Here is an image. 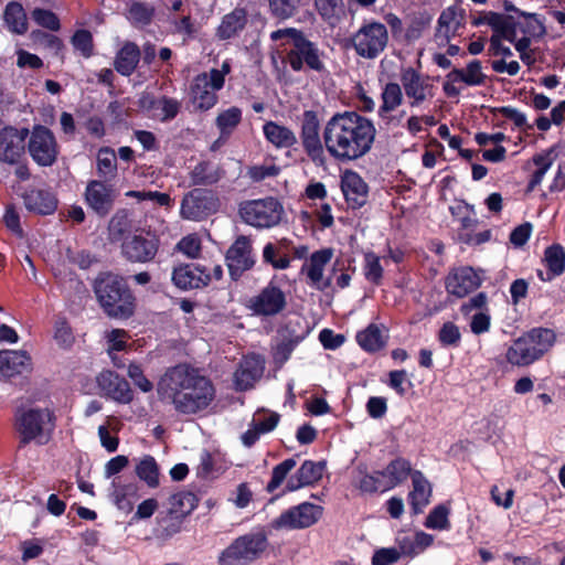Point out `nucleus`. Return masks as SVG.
<instances>
[{
    "instance_id": "f257e3e1",
    "label": "nucleus",
    "mask_w": 565,
    "mask_h": 565,
    "mask_svg": "<svg viewBox=\"0 0 565 565\" xmlns=\"http://www.w3.org/2000/svg\"><path fill=\"white\" fill-rule=\"evenodd\" d=\"M158 395L181 415L204 412L215 398L213 382L186 363L169 367L158 382Z\"/></svg>"
},
{
    "instance_id": "f03ea898",
    "label": "nucleus",
    "mask_w": 565,
    "mask_h": 565,
    "mask_svg": "<svg viewBox=\"0 0 565 565\" xmlns=\"http://www.w3.org/2000/svg\"><path fill=\"white\" fill-rule=\"evenodd\" d=\"M375 137L374 122L354 110L335 113L322 132L326 150L339 163H350L366 156Z\"/></svg>"
},
{
    "instance_id": "7ed1b4c3",
    "label": "nucleus",
    "mask_w": 565,
    "mask_h": 565,
    "mask_svg": "<svg viewBox=\"0 0 565 565\" xmlns=\"http://www.w3.org/2000/svg\"><path fill=\"white\" fill-rule=\"evenodd\" d=\"M94 292L103 312L116 320L135 315L137 302L127 280L113 273H100L94 281Z\"/></svg>"
},
{
    "instance_id": "20e7f679",
    "label": "nucleus",
    "mask_w": 565,
    "mask_h": 565,
    "mask_svg": "<svg viewBox=\"0 0 565 565\" xmlns=\"http://www.w3.org/2000/svg\"><path fill=\"white\" fill-rule=\"evenodd\" d=\"M13 428L18 435L19 448L34 441L46 445L55 428V415L50 408L19 407L14 413Z\"/></svg>"
},
{
    "instance_id": "39448f33",
    "label": "nucleus",
    "mask_w": 565,
    "mask_h": 565,
    "mask_svg": "<svg viewBox=\"0 0 565 565\" xmlns=\"http://www.w3.org/2000/svg\"><path fill=\"white\" fill-rule=\"evenodd\" d=\"M556 341L550 328L536 327L515 339L505 352L507 361L515 366H527L546 354Z\"/></svg>"
},
{
    "instance_id": "423d86ee",
    "label": "nucleus",
    "mask_w": 565,
    "mask_h": 565,
    "mask_svg": "<svg viewBox=\"0 0 565 565\" xmlns=\"http://www.w3.org/2000/svg\"><path fill=\"white\" fill-rule=\"evenodd\" d=\"M267 534L262 530L236 537L218 556V565H248L267 550Z\"/></svg>"
},
{
    "instance_id": "0eeeda50",
    "label": "nucleus",
    "mask_w": 565,
    "mask_h": 565,
    "mask_svg": "<svg viewBox=\"0 0 565 565\" xmlns=\"http://www.w3.org/2000/svg\"><path fill=\"white\" fill-rule=\"evenodd\" d=\"M284 213L282 204L273 196L246 200L238 204L242 221L256 228H270L278 225Z\"/></svg>"
},
{
    "instance_id": "6e6552de",
    "label": "nucleus",
    "mask_w": 565,
    "mask_h": 565,
    "mask_svg": "<svg viewBox=\"0 0 565 565\" xmlns=\"http://www.w3.org/2000/svg\"><path fill=\"white\" fill-rule=\"evenodd\" d=\"M350 41L356 55L374 60L385 51L388 44L387 28L379 21L364 20Z\"/></svg>"
},
{
    "instance_id": "1a4fd4ad",
    "label": "nucleus",
    "mask_w": 565,
    "mask_h": 565,
    "mask_svg": "<svg viewBox=\"0 0 565 565\" xmlns=\"http://www.w3.org/2000/svg\"><path fill=\"white\" fill-rule=\"evenodd\" d=\"M29 140L25 149L31 159L42 168L53 167L60 154V146L53 131L41 124L29 129Z\"/></svg>"
},
{
    "instance_id": "9d476101",
    "label": "nucleus",
    "mask_w": 565,
    "mask_h": 565,
    "mask_svg": "<svg viewBox=\"0 0 565 565\" xmlns=\"http://www.w3.org/2000/svg\"><path fill=\"white\" fill-rule=\"evenodd\" d=\"M324 53L318 44L310 41L302 32L292 43V47L286 53V62L294 72H301L307 67L317 73L327 72L323 57Z\"/></svg>"
},
{
    "instance_id": "9b49d317",
    "label": "nucleus",
    "mask_w": 565,
    "mask_h": 565,
    "mask_svg": "<svg viewBox=\"0 0 565 565\" xmlns=\"http://www.w3.org/2000/svg\"><path fill=\"white\" fill-rule=\"evenodd\" d=\"M220 209V199L213 190L194 188L181 201L180 214L184 220L203 221Z\"/></svg>"
},
{
    "instance_id": "f8f14e48",
    "label": "nucleus",
    "mask_w": 565,
    "mask_h": 565,
    "mask_svg": "<svg viewBox=\"0 0 565 565\" xmlns=\"http://www.w3.org/2000/svg\"><path fill=\"white\" fill-rule=\"evenodd\" d=\"M160 247L159 236L151 231H136L121 243L122 257L134 264H147L154 260Z\"/></svg>"
},
{
    "instance_id": "ddd939ff",
    "label": "nucleus",
    "mask_w": 565,
    "mask_h": 565,
    "mask_svg": "<svg viewBox=\"0 0 565 565\" xmlns=\"http://www.w3.org/2000/svg\"><path fill=\"white\" fill-rule=\"evenodd\" d=\"M319 130L320 120L317 111L305 110L300 129L303 150L316 166H323L326 163V147L323 139L320 138Z\"/></svg>"
},
{
    "instance_id": "4468645a",
    "label": "nucleus",
    "mask_w": 565,
    "mask_h": 565,
    "mask_svg": "<svg viewBox=\"0 0 565 565\" xmlns=\"http://www.w3.org/2000/svg\"><path fill=\"white\" fill-rule=\"evenodd\" d=\"M248 308L257 317L278 316L287 308V295L271 279L256 296L249 299Z\"/></svg>"
},
{
    "instance_id": "2eb2a0df",
    "label": "nucleus",
    "mask_w": 565,
    "mask_h": 565,
    "mask_svg": "<svg viewBox=\"0 0 565 565\" xmlns=\"http://www.w3.org/2000/svg\"><path fill=\"white\" fill-rule=\"evenodd\" d=\"M117 196L113 183L95 179L87 182L84 192L86 205L99 217H106L113 211Z\"/></svg>"
},
{
    "instance_id": "dca6fc26",
    "label": "nucleus",
    "mask_w": 565,
    "mask_h": 565,
    "mask_svg": "<svg viewBox=\"0 0 565 565\" xmlns=\"http://www.w3.org/2000/svg\"><path fill=\"white\" fill-rule=\"evenodd\" d=\"M322 514V508L310 502H302L284 511L278 518L271 521V527L281 529H306L318 522Z\"/></svg>"
},
{
    "instance_id": "f3484780",
    "label": "nucleus",
    "mask_w": 565,
    "mask_h": 565,
    "mask_svg": "<svg viewBox=\"0 0 565 565\" xmlns=\"http://www.w3.org/2000/svg\"><path fill=\"white\" fill-rule=\"evenodd\" d=\"M225 260L233 280H238L245 271L252 269L255 259L250 238L239 235L227 249Z\"/></svg>"
},
{
    "instance_id": "a211bd4d",
    "label": "nucleus",
    "mask_w": 565,
    "mask_h": 565,
    "mask_svg": "<svg viewBox=\"0 0 565 565\" xmlns=\"http://www.w3.org/2000/svg\"><path fill=\"white\" fill-rule=\"evenodd\" d=\"M29 136V128H17L4 126L0 129V161L8 164L19 163L25 152V140Z\"/></svg>"
},
{
    "instance_id": "6ab92c4d",
    "label": "nucleus",
    "mask_w": 565,
    "mask_h": 565,
    "mask_svg": "<svg viewBox=\"0 0 565 565\" xmlns=\"http://www.w3.org/2000/svg\"><path fill=\"white\" fill-rule=\"evenodd\" d=\"M428 75H422L413 67L404 68L401 73V82L405 95L411 99V107H418L427 97H433L434 85Z\"/></svg>"
},
{
    "instance_id": "aec40b11",
    "label": "nucleus",
    "mask_w": 565,
    "mask_h": 565,
    "mask_svg": "<svg viewBox=\"0 0 565 565\" xmlns=\"http://www.w3.org/2000/svg\"><path fill=\"white\" fill-rule=\"evenodd\" d=\"M482 284V279L477 270L470 266H463L454 269L448 274L445 280V287L448 294L463 298L477 290Z\"/></svg>"
},
{
    "instance_id": "412c9836",
    "label": "nucleus",
    "mask_w": 565,
    "mask_h": 565,
    "mask_svg": "<svg viewBox=\"0 0 565 565\" xmlns=\"http://www.w3.org/2000/svg\"><path fill=\"white\" fill-rule=\"evenodd\" d=\"M97 385L105 396L120 404H129L134 399V392L129 382L111 370L100 372L97 377Z\"/></svg>"
},
{
    "instance_id": "4be33fe9",
    "label": "nucleus",
    "mask_w": 565,
    "mask_h": 565,
    "mask_svg": "<svg viewBox=\"0 0 565 565\" xmlns=\"http://www.w3.org/2000/svg\"><path fill=\"white\" fill-rule=\"evenodd\" d=\"M172 282L181 290L198 289L207 286L211 275L195 264H180L173 268Z\"/></svg>"
},
{
    "instance_id": "5701e85b",
    "label": "nucleus",
    "mask_w": 565,
    "mask_h": 565,
    "mask_svg": "<svg viewBox=\"0 0 565 565\" xmlns=\"http://www.w3.org/2000/svg\"><path fill=\"white\" fill-rule=\"evenodd\" d=\"M22 200L25 209L36 215H52L57 210L58 200L49 189L28 188Z\"/></svg>"
},
{
    "instance_id": "b1692460",
    "label": "nucleus",
    "mask_w": 565,
    "mask_h": 565,
    "mask_svg": "<svg viewBox=\"0 0 565 565\" xmlns=\"http://www.w3.org/2000/svg\"><path fill=\"white\" fill-rule=\"evenodd\" d=\"M341 190L350 207L360 209L366 203L369 186L358 172L344 171L341 175Z\"/></svg>"
},
{
    "instance_id": "393cba45",
    "label": "nucleus",
    "mask_w": 565,
    "mask_h": 565,
    "mask_svg": "<svg viewBox=\"0 0 565 565\" xmlns=\"http://www.w3.org/2000/svg\"><path fill=\"white\" fill-rule=\"evenodd\" d=\"M32 371V359L26 351L22 350H1L0 351V373L10 380L18 375L30 373Z\"/></svg>"
},
{
    "instance_id": "a878e982",
    "label": "nucleus",
    "mask_w": 565,
    "mask_h": 565,
    "mask_svg": "<svg viewBox=\"0 0 565 565\" xmlns=\"http://www.w3.org/2000/svg\"><path fill=\"white\" fill-rule=\"evenodd\" d=\"M324 468V461L305 460L295 475L287 480L285 490L294 492L301 488L313 486L322 479Z\"/></svg>"
},
{
    "instance_id": "bb28decb",
    "label": "nucleus",
    "mask_w": 565,
    "mask_h": 565,
    "mask_svg": "<svg viewBox=\"0 0 565 565\" xmlns=\"http://www.w3.org/2000/svg\"><path fill=\"white\" fill-rule=\"evenodd\" d=\"M332 248H321L313 252L310 255L309 263L305 264L301 268V271H306V275L312 285H316L320 290L331 286V278H327L324 281H322V278L324 267L332 259Z\"/></svg>"
},
{
    "instance_id": "cd10ccee",
    "label": "nucleus",
    "mask_w": 565,
    "mask_h": 565,
    "mask_svg": "<svg viewBox=\"0 0 565 565\" xmlns=\"http://www.w3.org/2000/svg\"><path fill=\"white\" fill-rule=\"evenodd\" d=\"M191 102L200 111H207L213 108L218 96L213 88L209 86L207 73L196 75L190 86Z\"/></svg>"
},
{
    "instance_id": "c85d7f7f",
    "label": "nucleus",
    "mask_w": 565,
    "mask_h": 565,
    "mask_svg": "<svg viewBox=\"0 0 565 565\" xmlns=\"http://www.w3.org/2000/svg\"><path fill=\"white\" fill-rule=\"evenodd\" d=\"M247 23V10L242 7H236L222 18L221 23L216 28V36L222 41L231 40L239 35Z\"/></svg>"
},
{
    "instance_id": "c756f323",
    "label": "nucleus",
    "mask_w": 565,
    "mask_h": 565,
    "mask_svg": "<svg viewBox=\"0 0 565 565\" xmlns=\"http://www.w3.org/2000/svg\"><path fill=\"white\" fill-rule=\"evenodd\" d=\"M465 10L451 6L441 11L437 20L436 36L443 38L447 43L455 36L456 32L463 25Z\"/></svg>"
},
{
    "instance_id": "7c9ffc66",
    "label": "nucleus",
    "mask_w": 565,
    "mask_h": 565,
    "mask_svg": "<svg viewBox=\"0 0 565 565\" xmlns=\"http://www.w3.org/2000/svg\"><path fill=\"white\" fill-rule=\"evenodd\" d=\"M141 58L139 46L131 41L122 44L114 58V68L122 76H130L137 70Z\"/></svg>"
},
{
    "instance_id": "2f4dec72",
    "label": "nucleus",
    "mask_w": 565,
    "mask_h": 565,
    "mask_svg": "<svg viewBox=\"0 0 565 565\" xmlns=\"http://www.w3.org/2000/svg\"><path fill=\"white\" fill-rule=\"evenodd\" d=\"M225 177V170L210 160L198 162L190 172V180L193 185H214Z\"/></svg>"
},
{
    "instance_id": "473e14b6",
    "label": "nucleus",
    "mask_w": 565,
    "mask_h": 565,
    "mask_svg": "<svg viewBox=\"0 0 565 565\" xmlns=\"http://www.w3.org/2000/svg\"><path fill=\"white\" fill-rule=\"evenodd\" d=\"M413 490L408 493V500L414 514L423 512L429 503L431 486L422 471L414 470L412 473Z\"/></svg>"
},
{
    "instance_id": "72a5a7b5",
    "label": "nucleus",
    "mask_w": 565,
    "mask_h": 565,
    "mask_svg": "<svg viewBox=\"0 0 565 565\" xmlns=\"http://www.w3.org/2000/svg\"><path fill=\"white\" fill-rule=\"evenodd\" d=\"M382 105L377 110L379 117L385 121L386 125L393 122L395 117L391 115L403 103V92L399 84L390 82L387 83L381 94Z\"/></svg>"
},
{
    "instance_id": "f704fd0d",
    "label": "nucleus",
    "mask_w": 565,
    "mask_h": 565,
    "mask_svg": "<svg viewBox=\"0 0 565 565\" xmlns=\"http://www.w3.org/2000/svg\"><path fill=\"white\" fill-rule=\"evenodd\" d=\"M446 78L452 82H462L467 86H480L483 85L487 75L482 73V65L479 60L470 61L466 68H452Z\"/></svg>"
},
{
    "instance_id": "c9c22d12",
    "label": "nucleus",
    "mask_w": 565,
    "mask_h": 565,
    "mask_svg": "<svg viewBox=\"0 0 565 565\" xmlns=\"http://www.w3.org/2000/svg\"><path fill=\"white\" fill-rule=\"evenodd\" d=\"M355 340L363 351L372 354L383 350L387 343V337L383 335L375 323H370L364 330L359 331Z\"/></svg>"
},
{
    "instance_id": "e433bc0d",
    "label": "nucleus",
    "mask_w": 565,
    "mask_h": 565,
    "mask_svg": "<svg viewBox=\"0 0 565 565\" xmlns=\"http://www.w3.org/2000/svg\"><path fill=\"white\" fill-rule=\"evenodd\" d=\"M265 138L273 143L276 148H291L297 143L295 132L282 125L275 121H267L263 126Z\"/></svg>"
},
{
    "instance_id": "4c0bfd02",
    "label": "nucleus",
    "mask_w": 565,
    "mask_h": 565,
    "mask_svg": "<svg viewBox=\"0 0 565 565\" xmlns=\"http://www.w3.org/2000/svg\"><path fill=\"white\" fill-rule=\"evenodd\" d=\"M488 25L491 26L493 34L500 35L508 42H514L516 39L518 22L512 15H504L502 13L490 11L488 18Z\"/></svg>"
},
{
    "instance_id": "58836bf2",
    "label": "nucleus",
    "mask_w": 565,
    "mask_h": 565,
    "mask_svg": "<svg viewBox=\"0 0 565 565\" xmlns=\"http://www.w3.org/2000/svg\"><path fill=\"white\" fill-rule=\"evenodd\" d=\"M96 171L99 180L110 182L117 177L116 152L110 147H102L97 152Z\"/></svg>"
},
{
    "instance_id": "ea45409f",
    "label": "nucleus",
    "mask_w": 565,
    "mask_h": 565,
    "mask_svg": "<svg viewBox=\"0 0 565 565\" xmlns=\"http://www.w3.org/2000/svg\"><path fill=\"white\" fill-rule=\"evenodd\" d=\"M3 19L11 32L24 34L28 31L26 14L21 3L9 2L4 9Z\"/></svg>"
},
{
    "instance_id": "a19ab883",
    "label": "nucleus",
    "mask_w": 565,
    "mask_h": 565,
    "mask_svg": "<svg viewBox=\"0 0 565 565\" xmlns=\"http://www.w3.org/2000/svg\"><path fill=\"white\" fill-rule=\"evenodd\" d=\"M315 8L321 19L329 25H337L344 17L343 0H313Z\"/></svg>"
},
{
    "instance_id": "79ce46f5",
    "label": "nucleus",
    "mask_w": 565,
    "mask_h": 565,
    "mask_svg": "<svg viewBox=\"0 0 565 565\" xmlns=\"http://www.w3.org/2000/svg\"><path fill=\"white\" fill-rule=\"evenodd\" d=\"M363 275L366 281L374 286H381L384 277V268L380 256L373 250L363 253Z\"/></svg>"
},
{
    "instance_id": "37998d69",
    "label": "nucleus",
    "mask_w": 565,
    "mask_h": 565,
    "mask_svg": "<svg viewBox=\"0 0 565 565\" xmlns=\"http://www.w3.org/2000/svg\"><path fill=\"white\" fill-rule=\"evenodd\" d=\"M169 512L186 518L199 503V499L192 491H180L170 497Z\"/></svg>"
},
{
    "instance_id": "c03bdc74",
    "label": "nucleus",
    "mask_w": 565,
    "mask_h": 565,
    "mask_svg": "<svg viewBox=\"0 0 565 565\" xmlns=\"http://www.w3.org/2000/svg\"><path fill=\"white\" fill-rule=\"evenodd\" d=\"M544 260L548 271V280L565 271V249L559 244H553L545 249Z\"/></svg>"
},
{
    "instance_id": "a18cd8bd",
    "label": "nucleus",
    "mask_w": 565,
    "mask_h": 565,
    "mask_svg": "<svg viewBox=\"0 0 565 565\" xmlns=\"http://www.w3.org/2000/svg\"><path fill=\"white\" fill-rule=\"evenodd\" d=\"M130 223L128 210H117L108 223L109 239L111 242H122L126 238L125 235L129 232Z\"/></svg>"
},
{
    "instance_id": "49530a36",
    "label": "nucleus",
    "mask_w": 565,
    "mask_h": 565,
    "mask_svg": "<svg viewBox=\"0 0 565 565\" xmlns=\"http://www.w3.org/2000/svg\"><path fill=\"white\" fill-rule=\"evenodd\" d=\"M243 113L237 106H232L221 111L215 118V126L224 136H232L237 126L242 122Z\"/></svg>"
},
{
    "instance_id": "de8ad7c7",
    "label": "nucleus",
    "mask_w": 565,
    "mask_h": 565,
    "mask_svg": "<svg viewBox=\"0 0 565 565\" xmlns=\"http://www.w3.org/2000/svg\"><path fill=\"white\" fill-rule=\"evenodd\" d=\"M136 475L149 488H157L159 486V466L151 455L143 456L136 466Z\"/></svg>"
},
{
    "instance_id": "09e8293b",
    "label": "nucleus",
    "mask_w": 565,
    "mask_h": 565,
    "mask_svg": "<svg viewBox=\"0 0 565 565\" xmlns=\"http://www.w3.org/2000/svg\"><path fill=\"white\" fill-rule=\"evenodd\" d=\"M412 466L409 460L398 457L392 460L384 471H376L377 476H388L393 484H398L405 481L408 476H412Z\"/></svg>"
},
{
    "instance_id": "8fccbe9b",
    "label": "nucleus",
    "mask_w": 565,
    "mask_h": 565,
    "mask_svg": "<svg viewBox=\"0 0 565 565\" xmlns=\"http://www.w3.org/2000/svg\"><path fill=\"white\" fill-rule=\"evenodd\" d=\"M299 345V339L282 340L279 339L277 344L273 348L271 355L274 364L277 369H281L285 363L290 359L294 350Z\"/></svg>"
},
{
    "instance_id": "3c124183",
    "label": "nucleus",
    "mask_w": 565,
    "mask_h": 565,
    "mask_svg": "<svg viewBox=\"0 0 565 565\" xmlns=\"http://www.w3.org/2000/svg\"><path fill=\"white\" fill-rule=\"evenodd\" d=\"M437 339L444 348H458L461 343L460 329L455 322L447 321L440 327Z\"/></svg>"
},
{
    "instance_id": "603ef678",
    "label": "nucleus",
    "mask_w": 565,
    "mask_h": 565,
    "mask_svg": "<svg viewBox=\"0 0 565 565\" xmlns=\"http://www.w3.org/2000/svg\"><path fill=\"white\" fill-rule=\"evenodd\" d=\"M71 43L84 58H89L94 55V40L90 31L86 29L76 30L71 38Z\"/></svg>"
},
{
    "instance_id": "864d4df0",
    "label": "nucleus",
    "mask_w": 565,
    "mask_h": 565,
    "mask_svg": "<svg viewBox=\"0 0 565 565\" xmlns=\"http://www.w3.org/2000/svg\"><path fill=\"white\" fill-rule=\"evenodd\" d=\"M300 0H268L270 14L278 20H287L297 13Z\"/></svg>"
},
{
    "instance_id": "5fc2aeb1",
    "label": "nucleus",
    "mask_w": 565,
    "mask_h": 565,
    "mask_svg": "<svg viewBox=\"0 0 565 565\" xmlns=\"http://www.w3.org/2000/svg\"><path fill=\"white\" fill-rule=\"evenodd\" d=\"M449 513L447 505L438 504L429 512L424 524L428 529L448 530L450 529Z\"/></svg>"
},
{
    "instance_id": "6e6d98bb",
    "label": "nucleus",
    "mask_w": 565,
    "mask_h": 565,
    "mask_svg": "<svg viewBox=\"0 0 565 565\" xmlns=\"http://www.w3.org/2000/svg\"><path fill=\"white\" fill-rule=\"evenodd\" d=\"M297 462L294 458H287L273 468L271 479L267 483L266 490L274 492L287 478L288 473L296 467Z\"/></svg>"
},
{
    "instance_id": "4d7b16f0",
    "label": "nucleus",
    "mask_w": 565,
    "mask_h": 565,
    "mask_svg": "<svg viewBox=\"0 0 565 565\" xmlns=\"http://www.w3.org/2000/svg\"><path fill=\"white\" fill-rule=\"evenodd\" d=\"M263 260L275 269H286L290 266V258L287 254H279V249L273 243H267L263 248Z\"/></svg>"
},
{
    "instance_id": "13d9d810",
    "label": "nucleus",
    "mask_w": 565,
    "mask_h": 565,
    "mask_svg": "<svg viewBox=\"0 0 565 565\" xmlns=\"http://www.w3.org/2000/svg\"><path fill=\"white\" fill-rule=\"evenodd\" d=\"M129 19L138 24L148 25L154 17V8L145 2H134L129 10Z\"/></svg>"
},
{
    "instance_id": "bf43d9fd",
    "label": "nucleus",
    "mask_w": 565,
    "mask_h": 565,
    "mask_svg": "<svg viewBox=\"0 0 565 565\" xmlns=\"http://www.w3.org/2000/svg\"><path fill=\"white\" fill-rule=\"evenodd\" d=\"M127 198L137 199L138 201H153L159 206H171L173 203L172 198L168 193L158 191H137L130 190L126 192Z\"/></svg>"
},
{
    "instance_id": "052dcab7",
    "label": "nucleus",
    "mask_w": 565,
    "mask_h": 565,
    "mask_svg": "<svg viewBox=\"0 0 565 565\" xmlns=\"http://www.w3.org/2000/svg\"><path fill=\"white\" fill-rule=\"evenodd\" d=\"M32 19L38 25L50 31H58L61 28L58 17L47 9L35 8L32 11Z\"/></svg>"
},
{
    "instance_id": "680f3d73",
    "label": "nucleus",
    "mask_w": 565,
    "mask_h": 565,
    "mask_svg": "<svg viewBox=\"0 0 565 565\" xmlns=\"http://www.w3.org/2000/svg\"><path fill=\"white\" fill-rule=\"evenodd\" d=\"M54 339L63 348H70L74 343L73 330L65 318L55 321Z\"/></svg>"
},
{
    "instance_id": "e2e57ef3",
    "label": "nucleus",
    "mask_w": 565,
    "mask_h": 565,
    "mask_svg": "<svg viewBox=\"0 0 565 565\" xmlns=\"http://www.w3.org/2000/svg\"><path fill=\"white\" fill-rule=\"evenodd\" d=\"M492 111H493V114L499 113L505 119L513 121V124L518 128L526 127L527 129H532V126L527 125L525 114L521 113L516 108H513L511 106H502V107L493 108Z\"/></svg>"
},
{
    "instance_id": "0e129e2a",
    "label": "nucleus",
    "mask_w": 565,
    "mask_h": 565,
    "mask_svg": "<svg viewBox=\"0 0 565 565\" xmlns=\"http://www.w3.org/2000/svg\"><path fill=\"white\" fill-rule=\"evenodd\" d=\"M184 520L185 518L168 511L164 516L160 518L159 525L166 535L172 536L181 531Z\"/></svg>"
},
{
    "instance_id": "69168bd1",
    "label": "nucleus",
    "mask_w": 565,
    "mask_h": 565,
    "mask_svg": "<svg viewBox=\"0 0 565 565\" xmlns=\"http://www.w3.org/2000/svg\"><path fill=\"white\" fill-rule=\"evenodd\" d=\"M319 341L326 350H337L345 342V337L324 328L319 332Z\"/></svg>"
},
{
    "instance_id": "338daca9",
    "label": "nucleus",
    "mask_w": 565,
    "mask_h": 565,
    "mask_svg": "<svg viewBox=\"0 0 565 565\" xmlns=\"http://www.w3.org/2000/svg\"><path fill=\"white\" fill-rule=\"evenodd\" d=\"M401 557V553L394 547H382L374 552L372 565H393Z\"/></svg>"
},
{
    "instance_id": "774afa93",
    "label": "nucleus",
    "mask_w": 565,
    "mask_h": 565,
    "mask_svg": "<svg viewBox=\"0 0 565 565\" xmlns=\"http://www.w3.org/2000/svg\"><path fill=\"white\" fill-rule=\"evenodd\" d=\"M533 231L530 222H524L512 230L510 233V242L515 247H522L527 243Z\"/></svg>"
}]
</instances>
